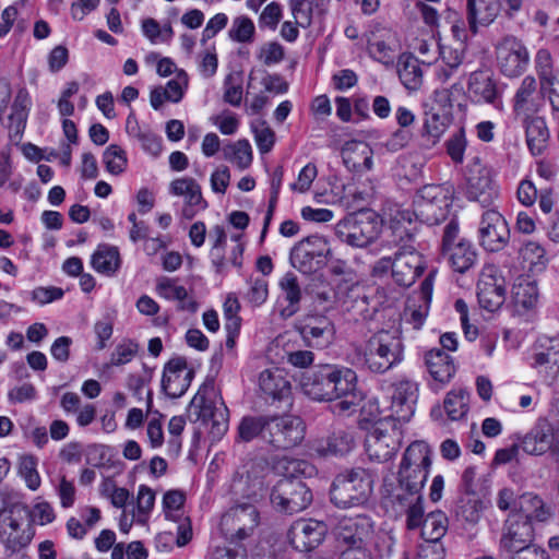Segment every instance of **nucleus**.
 Segmentation results:
<instances>
[{
	"label": "nucleus",
	"instance_id": "f257e3e1",
	"mask_svg": "<svg viewBox=\"0 0 559 559\" xmlns=\"http://www.w3.org/2000/svg\"><path fill=\"white\" fill-rule=\"evenodd\" d=\"M404 345L397 330H381L365 343L360 356L364 365L376 373H383L404 358Z\"/></svg>",
	"mask_w": 559,
	"mask_h": 559
},
{
	"label": "nucleus",
	"instance_id": "f03ea898",
	"mask_svg": "<svg viewBox=\"0 0 559 559\" xmlns=\"http://www.w3.org/2000/svg\"><path fill=\"white\" fill-rule=\"evenodd\" d=\"M374 477L368 469L355 467L336 475L331 489V502L340 509L365 504L373 488Z\"/></svg>",
	"mask_w": 559,
	"mask_h": 559
},
{
	"label": "nucleus",
	"instance_id": "7ed1b4c3",
	"mask_svg": "<svg viewBox=\"0 0 559 559\" xmlns=\"http://www.w3.org/2000/svg\"><path fill=\"white\" fill-rule=\"evenodd\" d=\"M195 420L211 424L210 433L221 439L228 429V408L213 380L205 381L190 402Z\"/></svg>",
	"mask_w": 559,
	"mask_h": 559
},
{
	"label": "nucleus",
	"instance_id": "20e7f679",
	"mask_svg": "<svg viewBox=\"0 0 559 559\" xmlns=\"http://www.w3.org/2000/svg\"><path fill=\"white\" fill-rule=\"evenodd\" d=\"M27 515V507L20 502H5L0 508V543L5 551L19 552L32 542L34 533Z\"/></svg>",
	"mask_w": 559,
	"mask_h": 559
},
{
	"label": "nucleus",
	"instance_id": "39448f33",
	"mask_svg": "<svg viewBox=\"0 0 559 559\" xmlns=\"http://www.w3.org/2000/svg\"><path fill=\"white\" fill-rule=\"evenodd\" d=\"M335 236L340 241L354 248H365L372 243L381 230V222L371 210H360L346 215L335 225Z\"/></svg>",
	"mask_w": 559,
	"mask_h": 559
},
{
	"label": "nucleus",
	"instance_id": "423d86ee",
	"mask_svg": "<svg viewBox=\"0 0 559 559\" xmlns=\"http://www.w3.org/2000/svg\"><path fill=\"white\" fill-rule=\"evenodd\" d=\"M431 466V451L424 441H414L405 450L397 471L396 484L421 490Z\"/></svg>",
	"mask_w": 559,
	"mask_h": 559
},
{
	"label": "nucleus",
	"instance_id": "0eeeda50",
	"mask_svg": "<svg viewBox=\"0 0 559 559\" xmlns=\"http://www.w3.org/2000/svg\"><path fill=\"white\" fill-rule=\"evenodd\" d=\"M453 191L443 185H426L414 199L416 219L437 225L444 221L452 205Z\"/></svg>",
	"mask_w": 559,
	"mask_h": 559
},
{
	"label": "nucleus",
	"instance_id": "6e6552de",
	"mask_svg": "<svg viewBox=\"0 0 559 559\" xmlns=\"http://www.w3.org/2000/svg\"><path fill=\"white\" fill-rule=\"evenodd\" d=\"M383 491L386 503L395 514L406 515L407 530L419 528L424 514L423 491L388 481L383 485Z\"/></svg>",
	"mask_w": 559,
	"mask_h": 559
},
{
	"label": "nucleus",
	"instance_id": "1a4fd4ad",
	"mask_svg": "<svg viewBox=\"0 0 559 559\" xmlns=\"http://www.w3.org/2000/svg\"><path fill=\"white\" fill-rule=\"evenodd\" d=\"M270 500L277 511L293 514L311 503L312 493L301 479L281 478L272 488Z\"/></svg>",
	"mask_w": 559,
	"mask_h": 559
},
{
	"label": "nucleus",
	"instance_id": "9d476101",
	"mask_svg": "<svg viewBox=\"0 0 559 559\" xmlns=\"http://www.w3.org/2000/svg\"><path fill=\"white\" fill-rule=\"evenodd\" d=\"M510 240L509 225L497 207L484 210L478 225L479 245L488 252L501 251Z\"/></svg>",
	"mask_w": 559,
	"mask_h": 559
},
{
	"label": "nucleus",
	"instance_id": "9b49d317",
	"mask_svg": "<svg viewBox=\"0 0 559 559\" xmlns=\"http://www.w3.org/2000/svg\"><path fill=\"white\" fill-rule=\"evenodd\" d=\"M373 522L367 515L342 518L334 528L337 548H368L373 539Z\"/></svg>",
	"mask_w": 559,
	"mask_h": 559
},
{
	"label": "nucleus",
	"instance_id": "f8f14e48",
	"mask_svg": "<svg viewBox=\"0 0 559 559\" xmlns=\"http://www.w3.org/2000/svg\"><path fill=\"white\" fill-rule=\"evenodd\" d=\"M466 195L485 210L496 207L495 203L499 199V188L492 179L491 170L478 162L468 168Z\"/></svg>",
	"mask_w": 559,
	"mask_h": 559
},
{
	"label": "nucleus",
	"instance_id": "ddd939ff",
	"mask_svg": "<svg viewBox=\"0 0 559 559\" xmlns=\"http://www.w3.org/2000/svg\"><path fill=\"white\" fill-rule=\"evenodd\" d=\"M395 247L397 250L392 280L401 287H411L425 271L424 257L418 252L416 243L403 242Z\"/></svg>",
	"mask_w": 559,
	"mask_h": 559
},
{
	"label": "nucleus",
	"instance_id": "4468645a",
	"mask_svg": "<svg viewBox=\"0 0 559 559\" xmlns=\"http://www.w3.org/2000/svg\"><path fill=\"white\" fill-rule=\"evenodd\" d=\"M534 528L530 516L520 512L511 514L506 521L500 538V548L509 554H518L526 548L534 547Z\"/></svg>",
	"mask_w": 559,
	"mask_h": 559
},
{
	"label": "nucleus",
	"instance_id": "2eb2a0df",
	"mask_svg": "<svg viewBox=\"0 0 559 559\" xmlns=\"http://www.w3.org/2000/svg\"><path fill=\"white\" fill-rule=\"evenodd\" d=\"M258 524L259 512L252 503L237 504L230 508L221 521L225 534L237 540L248 537Z\"/></svg>",
	"mask_w": 559,
	"mask_h": 559
},
{
	"label": "nucleus",
	"instance_id": "dca6fc26",
	"mask_svg": "<svg viewBox=\"0 0 559 559\" xmlns=\"http://www.w3.org/2000/svg\"><path fill=\"white\" fill-rule=\"evenodd\" d=\"M266 430L267 441L277 449L296 447L305 437L301 419L292 415L270 418Z\"/></svg>",
	"mask_w": 559,
	"mask_h": 559
},
{
	"label": "nucleus",
	"instance_id": "f3484780",
	"mask_svg": "<svg viewBox=\"0 0 559 559\" xmlns=\"http://www.w3.org/2000/svg\"><path fill=\"white\" fill-rule=\"evenodd\" d=\"M496 53L501 72L509 78L522 74L530 60L526 47L514 36H506L497 45Z\"/></svg>",
	"mask_w": 559,
	"mask_h": 559
},
{
	"label": "nucleus",
	"instance_id": "a211bd4d",
	"mask_svg": "<svg viewBox=\"0 0 559 559\" xmlns=\"http://www.w3.org/2000/svg\"><path fill=\"white\" fill-rule=\"evenodd\" d=\"M193 374L183 357H175L164 367L162 389L171 399L180 397L189 389Z\"/></svg>",
	"mask_w": 559,
	"mask_h": 559
},
{
	"label": "nucleus",
	"instance_id": "6ab92c4d",
	"mask_svg": "<svg viewBox=\"0 0 559 559\" xmlns=\"http://www.w3.org/2000/svg\"><path fill=\"white\" fill-rule=\"evenodd\" d=\"M495 266H488L483 272L477 283V298L481 308L488 311L499 309L504 302V280L497 276Z\"/></svg>",
	"mask_w": 559,
	"mask_h": 559
},
{
	"label": "nucleus",
	"instance_id": "aec40b11",
	"mask_svg": "<svg viewBox=\"0 0 559 559\" xmlns=\"http://www.w3.org/2000/svg\"><path fill=\"white\" fill-rule=\"evenodd\" d=\"M298 332L307 346L325 348L333 342L335 329L328 317L310 316L302 320Z\"/></svg>",
	"mask_w": 559,
	"mask_h": 559
},
{
	"label": "nucleus",
	"instance_id": "412c9836",
	"mask_svg": "<svg viewBox=\"0 0 559 559\" xmlns=\"http://www.w3.org/2000/svg\"><path fill=\"white\" fill-rule=\"evenodd\" d=\"M169 192L183 198L181 214L186 219H192L199 212L207 207V202L202 197L201 187L193 178L183 177L173 180L169 185Z\"/></svg>",
	"mask_w": 559,
	"mask_h": 559
},
{
	"label": "nucleus",
	"instance_id": "4be33fe9",
	"mask_svg": "<svg viewBox=\"0 0 559 559\" xmlns=\"http://www.w3.org/2000/svg\"><path fill=\"white\" fill-rule=\"evenodd\" d=\"M326 527L322 522L314 520H298L288 531L290 544L301 551H309L318 547L324 538Z\"/></svg>",
	"mask_w": 559,
	"mask_h": 559
},
{
	"label": "nucleus",
	"instance_id": "5701e85b",
	"mask_svg": "<svg viewBox=\"0 0 559 559\" xmlns=\"http://www.w3.org/2000/svg\"><path fill=\"white\" fill-rule=\"evenodd\" d=\"M418 388L408 379H401L391 385V409L399 419L406 421L415 412Z\"/></svg>",
	"mask_w": 559,
	"mask_h": 559
},
{
	"label": "nucleus",
	"instance_id": "b1692460",
	"mask_svg": "<svg viewBox=\"0 0 559 559\" xmlns=\"http://www.w3.org/2000/svg\"><path fill=\"white\" fill-rule=\"evenodd\" d=\"M384 215L390 223L391 242L394 246L402 245L403 242L404 245L416 243V228L413 226V219L416 218L415 209L411 211L395 205L389 207Z\"/></svg>",
	"mask_w": 559,
	"mask_h": 559
},
{
	"label": "nucleus",
	"instance_id": "393cba45",
	"mask_svg": "<svg viewBox=\"0 0 559 559\" xmlns=\"http://www.w3.org/2000/svg\"><path fill=\"white\" fill-rule=\"evenodd\" d=\"M332 365H323L308 371L301 380L304 393L314 401H334Z\"/></svg>",
	"mask_w": 559,
	"mask_h": 559
},
{
	"label": "nucleus",
	"instance_id": "a878e982",
	"mask_svg": "<svg viewBox=\"0 0 559 559\" xmlns=\"http://www.w3.org/2000/svg\"><path fill=\"white\" fill-rule=\"evenodd\" d=\"M382 421H377L369 430L365 447L371 460L385 462L390 460L397 451L399 444L394 436L383 429Z\"/></svg>",
	"mask_w": 559,
	"mask_h": 559
},
{
	"label": "nucleus",
	"instance_id": "bb28decb",
	"mask_svg": "<svg viewBox=\"0 0 559 559\" xmlns=\"http://www.w3.org/2000/svg\"><path fill=\"white\" fill-rule=\"evenodd\" d=\"M345 166L355 173H366L372 169L373 152L368 143L362 141H348L342 148Z\"/></svg>",
	"mask_w": 559,
	"mask_h": 559
},
{
	"label": "nucleus",
	"instance_id": "cd10ccee",
	"mask_svg": "<svg viewBox=\"0 0 559 559\" xmlns=\"http://www.w3.org/2000/svg\"><path fill=\"white\" fill-rule=\"evenodd\" d=\"M355 448V437L353 431L338 429L333 431L326 438L318 440L314 444V451L320 456H344Z\"/></svg>",
	"mask_w": 559,
	"mask_h": 559
},
{
	"label": "nucleus",
	"instance_id": "c85d7f7f",
	"mask_svg": "<svg viewBox=\"0 0 559 559\" xmlns=\"http://www.w3.org/2000/svg\"><path fill=\"white\" fill-rule=\"evenodd\" d=\"M554 442V428L547 420H539L523 438L521 447L528 454L540 455L551 450Z\"/></svg>",
	"mask_w": 559,
	"mask_h": 559
},
{
	"label": "nucleus",
	"instance_id": "c756f323",
	"mask_svg": "<svg viewBox=\"0 0 559 559\" xmlns=\"http://www.w3.org/2000/svg\"><path fill=\"white\" fill-rule=\"evenodd\" d=\"M322 243L325 246L323 239L319 237L307 238L306 242H301L294 247L290 251V263L292 265L302 273H311L319 267V258L322 257V250L316 252L314 249L309 248Z\"/></svg>",
	"mask_w": 559,
	"mask_h": 559
},
{
	"label": "nucleus",
	"instance_id": "7c9ffc66",
	"mask_svg": "<svg viewBox=\"0 0 559 559\" xmlns=\"http://www.w3.org/2000/svg\"><path fill=\"white\" fill-rule=\"evenodd\" d=\"M536 69L540 82V94L547 97L555 110H558L555 97L557 75L554 71L552 58L546 49L538 50L536 55Z\"/></svg>",
	"mask_w": 559,
	"mask_h": 559
},
{
	"label": "nucleus",
	"instance_id": "2f4dec72",
	"mask_svg": "<svg viewBox=\"0 0 559 559\" xmlns=\"http://www.w3.org/2000/svg\"><path fill=\"white\" fill-rule=\"evenodd\" d=\"M467 21L473 34L477 33V25H489L500 12L498 0H466Z\"/></svg>",
	"mask_w": 559,
	"mask_h": 559
},
{
	"label": "nucleus",
	"instance_id": "473e14b6",
	"mask_svg": "<svg viewBox=\"0 0 559 559\" xmlns=\"http://www.w3.org/2000/svg\"><path fill=\"white\" fill-rule=\"evenodd\" d=\"M467 90L469 97L476 103L493 104L499 97L495 81L484 71H475L471 74Z\"/></svg>",
	"mask_w": 559,
	"mask_h": 559
},
{
	"label": "nucleus",
	"instance_id": "72a5a7b5",
	"mask_svg": "<svg viewBox=\"0 0 559 559\" xmlns=\"http://www.w3.org/2000/svg\"><path fill=\"white\" fill-rule=\"evenodd\" d=\"M425 362L430 376L438 382L447 383L455 373L453 359L441 348L427 352Z\"/></svg>",
	"mask_w": 559,
	"mask_h": 559
},
{
	"label": "nucleus",
	"instance_id": "f704fd0d",
	"mask_svg": "<svg viewBox=\"0 0 559 559\" xmlns=\"http://www.w3.org/2000/svg\"><path fill=\"white\" fill-rule=\"evenodd\" d=\"M451 266L459 273H464L471 269L477 259L476 250L469 241L460 239L455 246L443 251Z\"/></svg>",
	"mask_w": 559,
	"mask_h": 559
},
{
	"label": "nucleus",
	"instance_id": "c9c22d12",
	"mask_svg": "<svg viewBox=\"0 0 559 559\" xmlns=\"http://www.w3.org/2000/svg\"><path fill=\"white\" fill-rule=\"evenodd\" d=\"M278 286L285 301H287V306L282 310V316L292 317L299 311L300 301L302 299V292L298 278L293 272H287L280 280Z\"/></svg>",
	"mask_w": 559,
	"mask_h": 559
},
{
	"label": "nucleus",
	"instance_id": "e433bc0d",
	"mask_svg": "<svg viewBox=\"0 0 559 559\" xmlns=\"http://www.w3.org/2000/svg\"><path fill=\"white\" fill-rule=\"evenodd\" d=\"M421 537L423 542L441 543L449 527V520L444 512L435 511L421 516Z\"/></svg>",
	"mask_w": 559,
	"mask_h": 559
},
{
	"label": "nucleus",
	"instance_id": "4c0bfd02",
	"mask_svg": "<svg viewBox=\"0 0 559 559\" xmlns=\"http://www.w3.org/2000/svg\"><path fill=\"white\" fill-rule=\"evenodd\" d=\"M259 386L272 399H283L289 393L290 384L280 369H266L260 373Z\"/></svg>",
	"mask_w": 559,
	"mask_h": 559
},
{
	"label": "nucleus",
	"instance_id": "58836bf2",
	"mask_svg": "<svg viewBox=\"0 0 559 559\" xmlns=\"http://www.w3.org/2000/svg\"><path fill=\"white\" fill-rule=\"evenodd\" d=\"M274 472L282 478L300 479V476H311L314 467L304 460L288 456L278 457L273 464Z\"/></svg>",
	"mask_w": 559,
	"mask_h": 559
},
{
	"label": "nucleus",
	"instance_id": "ea45409f",
	"mask_svg": "<svg viewBox=\"0 0 559 559\" xmlns=\"http://www.w3.org/2000/svg\"><path fill=\"white\" fill-rule=\"evenodd\" d=\"M399 78L409 91H417L423 84V70L419 60L413 56H403L399 60Z\"/></svg>",
	"mask_w": 559,
	"mask_h": 559
},
{
	"label": "nucleus",
	"instance_id": "a19ab883",
	"mask_svg": "<svg viewBox=\"0 0 559 559\" xmlns=\"http://www.w3.org/2000/svg\"><path fill=\"white\" fill-rule=\"evenodd\" d=\"M536 88L537 84L534 76L527 75L522 80L514 96L513 108L516 115H527L535 110Z\"/></svg>",
	"mask_w": 559,
	"mask_h": 559
},
{
	"label": "nucleus",
	"instance_id": "79ce46f5",
	"mask_svg": "<svg viewBox=\"0 0 559 559\" xmlns=\"http://www.w3.org/2000/svg\"><path fill=\"white\" fill-rule=\"evenodd\" d=\"M91 262L95 271L112 275L120 266V254L116 247L102 245L92 255Z\"/></svg>",
	"mask_w": 559,
	"mask_h": 559
},
{
	"label": "nucleus",
	"instance_id": "37998d69",
	"mask_svg": "<svg viewBox=\"0 0 559 559\" xmlns=\"http://www.w3.org/2000/svg\"><path fill=\"white\" fill-rule=\"evenodd\" d=\"M519 510L520 513L530 516V521L534 518L539 522H545L554 515V510L538 496L531 492L519 497Z\"/></svg>",
	"mask_w": 559,
	"mask_h": 559
},
{
	"label": "nucleus",
	"instance_id": "c03bdc74",
	"mask_svg": "<svg viewBox=\"0 0 559 559\" xmlns=\"http://www.w3.org/2000/svg\"><path fill=\"white\" fill-rule=\"evenodd\" d=\"M526 142L534 155L540 154L549 138L546 122L540 117H534L525 122Z\"/></svg>",
	"mask_w": 559,
	"mask_h": 559
},
{
	"label": "nucleus",
	"instance_id": "a18cd8bd",
	"mask_svg": "<svg viewBox=\"0 0 559 559\" xmlns=\"http://www.w3.org/2000/svg\"><path fill=\"white\" fill-rule=\"evenodd\" d=\"M332 389L334 399L359 392L356 388L357 376L354 370L346 367L332 365Z\"/></svg>",
	"mask_w": 559,
	"mask_h": 559
},
{
	"label": "nucleus",
	"instance_id": "49530a36",
	"mask_svg": "<svg viewBox=\"0 0 559 559\" xmlns=\"http://www.w3.org/2000/svg\"><path fill=\"white\" fill-rule=\"evenodd\" d=\"M484 503L475 492H464L457 500L455 513L461 520L475 524L479 521Z\"/></svg>",
	"mask_w": 559,
	"mask_h": 559
},
{
	"label": "nucleus",
	"instance_id": "de8ad7c7",
	"mask_svg": "<svg viewBox=\"0 0 559 559\" xmlns=\"http://www.w3.org/2000/svg\"><path fill=\"white\" fill-rule=\"evenodd\" d=\"M537 298L538 289L534 283L527 280H521L513 285L512 301L518 310H530L534 308Z\"/></svg>",
	"mask_w": 559,
	"mask_h": 559
},
{
	"label": "nucleus",
	"instance_id": "09e8293b",
	"mask_svg": "<svg viewBox=\"0 0 559 559\" xmlns=\"http://www.w3.org/2000/svg\"><path fill=\"white\" fill-rule=\"evenodd\" d=\"M224 158L239 169L248 168L252 163V148L248 140H238L223 148Z\"/></svg>",
	"mask_w": 559,
	"mask_h": 559
},
{
	"label": "nucleus",
	"instance_id": "8fccbe9b",
	"mask_svg": "<svg viewBox=\"0 0 559 559\" xmlns=\"http://www.w3.org/2000/svg\"><path fill=\"white\" fill-rule=\"evenodd\" d=\"M535 366L557 365L559 360V341L556 337L540 336L536 343Z\"/></svg>",
	"mask_w": 559,
	"mask_h": 559
},
{
	"label": "nucleus",
	"instance_id": "3c124183",
	"mask_svg": "<svg viewBox=\"0 0 559 559\" xmlns=\"http://www.w3.org/2000/svg\"><path fill=\"white\" fill-rule=\"evenodd\" d=\"M469 393L464 389L450 391L443 402V407L451 420L463 418L468 412Z\"/></svg>",
	"mask_w": 559,
	"mask_h": 559
},
{
	"label": "nucleus",
	"instance_id": "603ef678",
	"mask_svg": "<svg viewBox=\"0 0 559 559\" xmlns=\"http://www.w3.org/2000/svg\"><path fill=\"white\" fill-rule=\"evenodd\" d=\"M448 117L438 112H427L423 127V138L426 146L435 145L448 126Z\"/></svg>",
	"mask_w": 559,
	"mask_h": 559
},
{
	"label": "nucleus",
	"instance_id": "864d4df0",
	"mask_svg": "<svg viewBox=\"0 0 559 559\" xmlns=\"http://www.w3.org/2000/svg\"><path fill=\"white\" fill-rule=\"evenodd\" d=\"M270 418L266 417H243L238 427V435L242 441L249 442L253 440L260 433L267 440L266 426Z\"/></svg>",
	"mask_w": 559,
	"mask_h": 559
},
{
	"label": "nucleus",
	"instance_id": "5fc2aeb1",
	"mask_svg": "<svg viewBox=\"0 0 559 559\" xmlns=\"http://www.w3.org/2000/svg\"><path fill=\"white\" fill-rule=\"evenodd\" d=\"M19 474L28 489L35 491L40 487L41 479L37 472V459L33 455H22L19 461Z\"/></svg>",
	"mask_w": 559,
	"mask_h": 559
},
{
	"label": "nucleus",
	"instance_id": "6e6d98bb",
	"mask_svg": "<svg viewBox=\"0 0 559 559\" xmlns=\"http://www.w3.org/2000/svg\"><path fill=\"white\" fill-rule=\"evenodd\" d=\"M103 162L108 173L120 175L124 171L128 159L124 150L116 144H111L105 150Z\"/></svg>",
	"mask_w": 559,
	"mask_h": 559
},
{
	"label": "nucleus",
	"instance_id": "4d7b16f0",
	"mask_svg": "<svg viewBox=\"0 0 559 559\" xmlns=\"http://www.w3.org/2000/svg\"><path fill=\"white\" fill-rule=\"evenodd\" d=\"M520 257L532 271H540L546 264L545 250L537 242L528 241L520 249Z\"/></svg>",
	"mask_w": 559,
	"mask_h": 559
},
{
	"label": "nucleus",
	"instance_id": "13d9d810",
	"mask_svg": "<svg viewBox=\"0 0 559 559\" xmlns=\"http://www.w3.org/2000/svg\"><path fill=\"white\" fill-rule=\"evenodd\" d=\"M254 140L261 154L269 153L275 143V133L263 120L252 123Z\"/></svg>",
	"mask_w": 559,
	"mask_h": 559
},
{
	"label": "nucleus",
	"instance_id": "bf43d9fd",
	"mask_svg": "<svg viewBox=\"0 0 559 559\" xmlns=\"http://www.w3.org/2000/svg\"><path fill=\"white\" fill-rule=\"evenodd\" d=\"M229 37L238 43H249L254 34V24L247 16H238L234 19L229 28Z\"/></svg>",
	"mask_w": 559,
	"mask_h": 559
},
{
	"label": "nucleus",
	"instance_id": "052dcab7",
	"mask_svg": "<svg viewBox=\"0 0 559 559\" xmlns=\"http://www.w3.org/2000/svg\"><path fill=\"white\" fill-rule=\"evenodd\" d=\"M155 502L154 491L145 486L139 487L136 497V510H138V523L145 524L147 521L148 513L152 511Z\"/></svg>",
	"mask_w": 559,
	"mask_h": 559
},
{
	"label": "nucleus",
	"instance_id": "680f3d73",
	"mask_svg": "<svg viewBox=\"0 0 559 559\" xmlns=\"http://www.w3.org/2000/svg\"><path fill=\"white\" fill-rule=\"evenodd\" d=\"M139 352V344L132 340H123L119 343L110 357L112 366H121L130 362Z\"/></svg>",
	"mask_w": 559,
	"mask_h": 559
},
{
	"label": "nucleus",
	"instance_id": "e2e57ef3",
	"mask_svg": "<svg viewBox=\"0 0 559 559\" xmlns=\"http://www.w3.org/2000/svg\"><path fill=\"white\" fill-rule=\"evenodd\" d=\"M289 9L296 24L301 27L310 26L313 14V0H289Z\"/></svg>",
	"mask_w": 559,
	"mask_h": 559
},
{
	"label": "nucleus",
	"instance_id": "0e129e2a",
	"mask_svg": "<svg viewBox=\"0 0 559 559\" xmlns=\"http://www.w3.org/2000/svg\"><path fill=\"white\" fill-rule=\"evenodd\" d=\"M447 152L455 164H461L464 160V153L466 150L467 141L463 128L457 129L447 141Z\"/></svg>",
	"mask_w": 559,
	"mask_h": 559
},
{
	"label": "nucleus",
	"instance_id": "69168bd1",
	"mask_svg": "<svg viewBox=\"0 0 559 559\" xmlns=\"http://www.w3.org/2000/svg\"><path fill=\"white\" fill-rule=\"evenodd\" d=\"M334 401L335 402L331 406L334 414L350 415L358 409L360 402L362 401V394L361 392H356L335 397Z\"/></svg>",
	"mask_w": 559,
	"mask_h": 559
},
{
	"label": "nucleus",
	"instance_id": "338daca9",
	"mask_svg": "<svg viewBox=\"0 0 559 559\" xmlns=\"http://www.w3.org/2000/svg\"><path fill=\"white\" fill-rule=\"evenodd\" d=\"M224 100L231 106H239L242 99V85L239 74L230 73L224 81Z\"/></svg>",
	"mask_w": 559,
	"mask_h": 559
},
{
	"label": "nucleus",
	"instance_id": "774afa93",
	"mask_svg": "<svg viewBox=\"0 0 559 559\" xmlns=\"http://www.w3.org/2000/svg\"><path fill=\"white\" fill-rule=\"evenodd\" d=\"M249 289L246 295L248 301L253 306H261L264 304L269 296L267 282L264 278L257 277L248 281Z\"/></svg>",
	"mask_w": 559,
	"mask_h": 559
}]
</instances>
